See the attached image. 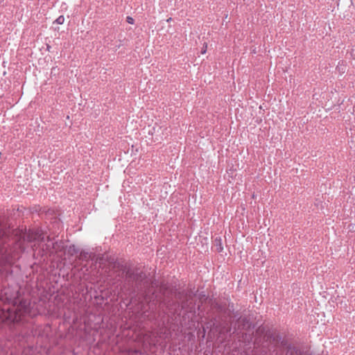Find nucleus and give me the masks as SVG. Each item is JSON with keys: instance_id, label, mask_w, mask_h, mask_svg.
Instances as JSON below:
<instances>
[{"instance_id": "nucleus-1", "label": "nucleus", "mask_w": 355, "mask_h": 355, "mask_svg": "<svg viewBox=\"0 0 355 355\" xmlns=\"http://www.w3.org/2000/svg\"><path fill=\"white\" fill-rule=\"evenodd\" d=\"M28 311V303L26 301H22L19 304H12V308H3L0 310V320L2 321L18 322Z\"/></svg>"}, {"instance_id": "nucleus-2", "label": "nucleus", "mask_w": 355, "mask_h": 355, "mask_svg": "<svg viewBox=\"0 0 355 355\" xmlns=\"http://www.w3.org/2000/svg\"><path fill=\"white\" fill-rule=\"evenodd\" d=\"M42 234L39 230H30L28 232L23 234V239L29 242L41 239Z\"/></svg>"}, {"instance_id": "nucleus-3", "label": "nucleus", "mask_w": 355, "mask_h": 355, "mask_svg": "<svg viewBox=\"0 0 355 355\" xmlns=\"http://www.w3.org/2000/svg\"><path fill=\"white\" fill-rule=\"evenodd\" d=\"M58 24H63L64 22V17L62 15L59 16L54 21Z\"/></svg>"}, {"instance_id": "nucleus-4", "label": "nucleus", "mask_w": 355, "mask_h": 355, "mask_svg": "<svg viewBox=\"0 0 355 355\" xmlns=\"http://www.w3.org/2000/svg\"><path fill=\"white\" fill-rule=\"evenodd\" d=\"M126 21L128 24H133L134 22H135V20H134V19L132 17H127Z\"/></svg>"}, {"instance_id": "nucleus-5", "label": "nucleus", "mask_w": 355, "mask_h": 355, "mask_svg": "<svg viewBox=\"0 0 355 355\" xmlns=\"http://www.w3.org/2000/svg\"><path fill=\"white\" fill-rule=\"evenodd\" d=\"M87 256H88V254L86 252H82V253H80V259H86L87 257Z\"/></svg>"}, {"instance_id": "nucleus-6", "label": "nucleus", "mask_w": 355, "mask_h": 355, "mask_svg": "<svg viewBox=\"0 0 355 355\" xmlns=\"http://www.w3.org/2000/svg\"><path fill=\"white\" fill-rule=\"evenodd\" d=\"M6 235V233L4 232H1L0 230V237H3Z\"/></svg>"}, {"instance_id": "nucleus-7", "label": "nucleus", "mask_w": 355, "mask_h": 355, "mask_svg": "<svg viewBox=\"0 0 355 355\" xmlns=\"http://www.w3.org/2000/svg\"><path fill=\"white\" fill-rule=\"evenodd\" d=\"M207 44H206V45H205V49H202V54L205 53V52H206V51H207Z\"/></svg>"}, {"instance_id": "nucleus-8", "label": "nucleus", "mask_w": 355, "mask_h": 355, "mask_svg": "<svg viewBox=\"0 0 355 355\" xmlns=\"http://www.w3.org/2000/svg\"><path fill=\"white\" fill-rule=\"evenodd\" d=\"M219 242L220 243V240H219ZM223 250V248L221 247V244L220 243V249L219 250L221 251Z\"/></svg>"}, {"instance_id": "nucleus-9", "label": "nucleus", "mask_w": 355, "mask_h": 355, "mask_svg": "<svg viewBox=\"0 0 355 355\" xmlns=\"http://www.w3.org/2000/svg\"><path fill=\"white\" fill-rule=\"evenodd\" d=\"M6 299L7 300H11V297H6Z\"/></svg>"}, {"instance_id": "nucleus-10", "label": "nucleus", "mask_w": 355, "mask_h": 355, "mask_svg": "<svg viewBox=\"0 0 355 355\" xmlns=\"http://www.w3.org/2000/svg\"><path fill=\"white\" fill-rule=\"evenodd\" d=\"M71 248H73V251H75V248H74V246L71 247V248H70V250H71Z\"/></svg>"}, {"instance_id": "nucleus-11", "label": "nucleus", "mask_w": 355, "mask_h": 355, "mask_svg": "<svg viewBox=\"0 0 355 355\" xmlns=\"http://www.w3.org/2000/svg\"><path fill=\"white\" fill-rule=\"evenodd\" d=\"M171 18L170 17V18H168V19H167V21H168H168H171Z\"/></svg>"}]
</instances>
